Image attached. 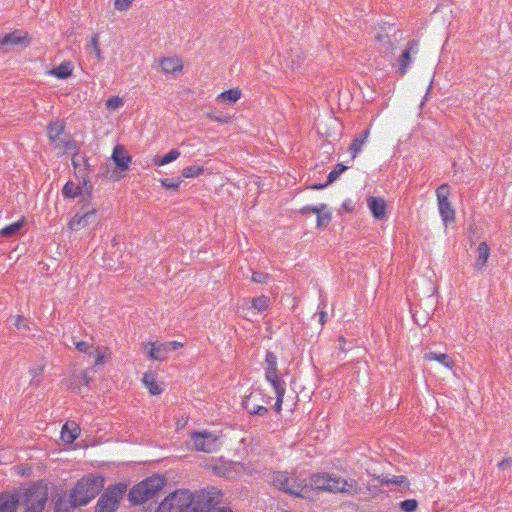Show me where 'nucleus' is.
Returning a JSON list of instances; mask_svg holds the SVG:
<instances>
[{
    "instance_id": "1",
    "label": "nucleus",
    "mask_w": 512,
    "mask_h": 512,
    "mask_svg": "<svg viewBox=\"0 0 512 512\" xmlns=\"http://www.w3.org/2000/svg\"><path fill=\"white\" fill-rule=\"evenodd\" d=\"M218 489L212 487L193 495L189 490H176L169 494L159 505L156 512H195L197 505L217 500Z\"/></svg>"
},
{
    "instance_id": "2",
    "label": "nucleus",
    "mask_w": 512,
    "mask_h": 512,
    "mask_svg": "<svg viewBox=\"0 0 512 512\" xmlns=\"http://www.w3.org/2000/svg\"><path fill=\"white\" fill-rule=\"evenodd\" d=\"M311 493L314 490H323L332 493L345 492L354 494L357 492L356 482L345 480L329 473H316L310 477Z\"/></svg>"
},
{
    "instance_id": "3",
    "label": "nucleus",
    "mask_w": 512,
    "mask_h": 512,
    "mask_svg": "<svg viewBox=\"0 0 512 512\" xmlns=\"http://www.w3.org/2000/svg\"><path fill=\"white\" fill-rule=\"evenodd\" d=\"M270 481L279 490L300 498H310L311 489L305 479L295 475H289L287 472H273Z\"/></svg>"
},
{
    "instance_id": "4",
    "label": "nucleus",
    "mask_w": 512,
    "mask_h": 512,
    "mask_svg": "<svg viewBox=\"0 0 512 512\" xmlns=\"http://www.w3.org/2000/svg\"><path fill=\"white\" fill-rule=\"evenodd\" d=\"M103 487L101 477L87 476L79 480L70 494V502L73 507L88 504Z\"/></svg>"
},
{
    "instance_id": "5",
    "label": "nucleus",
    "mask_w": 512,
    "mask_h": 512,
    "mask_svg": "<svg viewBox=\"0 0 512 512\" xmlns=\"http://www.w3.org/2000/svg\"><path fill=\"white\" fill-rule=\"evenodd\" d=\"M165 485V479L153 475L135 485L129 492V500L134 504H142L152 499Z\"/></svg>"
},
{
    "instance_id": "6",
    "label": "nucleus",
    "mask_w": 512,
    "mask_h": 512,
    "mask_svg": "<svg viewBox=\"0 0 512 512\" xmlns=\"http://www.w3.org/2000/svg\"><path fill=\"white\" fill-rule=\"evenodd\" d=\"M126 489L127 486L122 483L108 487L98 499L95 512H114L125 494Z\"/></svg>"
},
{
    "instance_id": "7",
    "label": "nucleus",
    "mask_w": 512,
    "mask_h": 512,
    "mask_svg": "<svg viewBox=\"0 0 512 512\" xmlns=\"http://www.w3.org/2000/svg\"><path fill=\"white\" fill-rule=\"evenodd\" d=\"M48 498L47 487L36 484L24 492L23 504L26 512H42Z\"/></svg>"
},
{
    "instance_id": "8",
    "label": "nucleus",
    "mask_w": 512,
    "mask_h": 512,
    "mask_svg": "<svg viewBox=\"0 0 512 512\" xmlns=\"http://www.w3.org/2000/svg\"><path fill=\"white\" fill-rule=\"evenodd\" d=\"M191 446L196 451L213 453L220 448L221 442L219 436L210 431H195L191 434Z\"/></svg>"
},
{
    "instance_id": "9",
    "label": "nucleus",
    "mask_w": 512,
    "mask_h": 512,
    "mask_svg": "<svg viewBox=\"0 0 512 512\" xmlns=\"http://www.w3.org/2000/svg\"><path fill=\"white\" fill-rule=\"evenodd\" d=\"M438 210L445 226L455 220V210L449 201L450 188L448 184H442L436 189Z\"/></svg>"
},
{
    "instance_id": "10",
    "label": "nucleus",
    "mask_w": 512,
    "mask_h": 512,
    "mask_svg": "<svg viewBox=\"0 0 512 512\" xmlns=\"http://www.w3.org/2000/svg\"><path fill=\"white\" fill-rule=\"evenodd\" d=\"M403 39V34L399 30H395L393 34L378 33L376 41L378 43V50L381 54L388 56L393 54L399 42Z\"/></svg>"
},
{
    "instance_id": "11",
    "label": "nucleus",
    "mask_w": 512,
    "mask_h": 512,
    "mask_svg": "<svg viewBox=\"0 0 512 512\" xmlns=\"http://www.w3.org/2000/svg\"><path fill=\"white\" fill-rule=\"evenodd\" d=\"M98 219V209L95 207H82V210L75 214L73 219L69 222L71 230H80L93 224Z\"/></svg>"
},
{
    "instance_id": "12",
    "label": "nucleus",
    "mask_w": 512,
    "mask_h": 512,
    "mask_svg": "<svg viewBox=\"0 0 512 512\" xmlns=\"http://www.w3.org/2000/svg\"><path fill=\"white\" fill-rule=\"evenodd\" d=\"M30 43L28 33L22 30H15L4 36H0L1 47H14L18 45L28 46Z\"/></svg>"
},
{
    "instance_id": "13",
    "label": "nucleus",
    "mask_w": 512,
    "mask_h": 512,
    "mask_svg": "<svg viewBox=\"0 0 512 512\" xmlns=\"http://www.w3.org/2000/svg\"><path fill=\"white\" fill-rule=\"evenodd\" d=\"M52 148L58 155L75 153L77 145L69 136H63L50 142Z\"/></svg>"
},
{
    "instance_id": "14",
    "label": "nucleus",
    "mask_w": 512,
    "mask_h": 512,
    "mask_svg": "<svg viewBox=\"0 0 512 512\" xmlns=\"http://www.w3.org/2000/svg\"><path fill=\"white\" fill-rule=\"evenodd\" d=\"M418 51V44L415 41H410L407 48L403 51L400 58L398 59L399 73L404 75L412 61L411 53L416 54Z\"/></svg>"
},
{
    "instance_id": "15",
    "label": "nucleus",
    "mask_w": 512,
    "mask_h": 512,
    "mask_svg": "<svg viewBox=\"0 0 512 512\" xmlns=\"http://www.w3.org/2000/svg\"><path fill=\"white\" fill-rule=\"evenodd\" d=\"M112 160L120 171H126L129 168L131 157L128 155L127 150L122 145H116L112 153Z\"/></svg>"
},
{
    "instance_id": "16",
    "label": "nucleus",
    "mask_w": 512,
    "mask_h": 512,
    "mask_svg": "<svg viewBox=\"0 0 512 512\" xmlns=\"http://www.w3.org/2000/svg\"><path fill=\"white\" fill-rule=\"evenodd\" d=\"M144 349L150 359L157 361L165 360L169 353L166 343H147Z\"/></svg>"
},
{
    "instance_id": "17",
    "label": "nucleus",
    "mask_w": 512,
    "mask_h": 512,
    "mask_svg": "<svg viewBox=\"0 0 512 512\" xmlns=\"http://www.w3.org/2000/svg\"><path fill=\"white\" fill-rule=\"evenodd\" d=\"M80 435V427L74 421H68L61 430V439L65 443H72Z\"/></svg>"
},
{
    "instance_id": "18",
    "label": "nucleus",
    "mask_w": 512,
    "mask_h": 512,
    "mask_svg": "<svg viewBox=\"0 0 512 512\" xmlns=\"http://www.w3.org/2000/svg\"><path fill=\"white\" fill-rule=\"evenodd\" d=\"M304 60L305 55L300 48L291 49L285 56V64L291 70L299 68Z\"/></svg>"
},
{
    "instance_id": "19",
    "label": "nucleus",
    "mask_w": 512,
    "mask_h": 512,
    "mask_svg": "<svg viewBox=\"0 0 512 512\" xmlns=\"http://www.w3.org/2000/svg\"><path fill=\"white\" fill-rule=\"evenodd\" d=\"M368 207L376 219H383L386 215V203L382 198L369 197L367 200Z\"/></svg>"
},
{
    "instance_id": "20",
    "label": "nucleus",
    "mask_w": 512,
    "mask_h": 512,
    "mask_svg": "<svg viewBox=\"0 0 512 512\" xmlns=\"http://www.w3.org/2000/svg\"><path fill=\"white\" fill-rule=\"evenodd\" d=\"M256 398V395L251 393L243 400V407L247 410V412L251 415H259L263 416L268 412V409L265 406L255 404L253 401Z\"/></svg>"
},
{
    "instance_id": "21",
    "label": "nucleus",
    "mask_w": 512,
    "mask_h": 512,
    "mask_svg": "<svg viewBox=\"0 0 512 512\" xmlns=\"http://www.w3.org/2000/svg\"><path fill=\"white\" fill-rule=\"evenodd\" d=\"M160 66L162 68V71L168 74L180 72L183 68L182 61L178 57L163 58L160 61Z\"/></svg>"
},
{
    "instance_id": "22",
    "label": "nucleus",
    "mask_w": 512,
    "mask_h": 512,
    "mask_svg": "<svg viewBox=\"0 0 512 512\" xmlns=\"http://www.w3.org/2000/svg\"><path fill=\"white\" fill-rule=\"evenodd\" d=\"M19 499L8 493L0 494V512H15Z\"/></svg>"
},
{
    "instance_id": "23",
    "label": "nucleus",
    "mask_w": 512,
    "mask_h": 512,
    "mask_svg": "<svg viewBox=\"0 0 512 512\" xmlns=\"http://www.w3.org/2000/svg\"><path fill=\"white\" fill-rule=\"evenodd\" d=\"M217 500L215 502H209L208 504H201V505H197V509L195 512H232V510L228 507H217V505L220 503L221 501V497H222V494H221V491L218 489V494H217Z\"/></svg>"
},
{
    "instance_id": "24",
    "label": "nucleus",
    "mask_w": 512,
    "mask_h": 512,
    "mask_svg": "<svg viewBox=\"0 0 512 512\" xmlns=\"http://www.w3.org/2000/svg\"><path fill=\"white\" fill-rule=\"evenodd\" d=\"M369 130H365L364 132L360 133L358 136H356L350 147H349V151L352 153V158H356L357 155L361 152L362 150V147L364 145V143L366 142V140L368 139L369 137Z\"/></svg>"
},
{
    "instance_id": "25",
    "label": "nucleus",
    "mask_w": 512,
    "mask_h": 512,
    "mask_svg": "<svg viewBox=\"0 0 512 512\" xmlns=\"http://www.w3.org/2000/svg\"><path fill=\"white\" fill-rule=\"evenodd\" d=\"M313 213L317 215V227H325L331 221V212L328 210L326 204H320L319 209H313Z\"/></svg>"
},
{
    "instance_id": "26",
    "label": "nucleus",
    "mask_w": 512,
    "mask_h": 512,
    "mask_svg": "<svg viewBox=\"0 0 512 512\" xmlns=\"http://www.w3.org/2000/svg\"><path fill=\"white\" fill-rule=\"evenodd\" d=\"M90 382V377L86 372H80L79 374H73L69 379L67 386L73 390H78V392L81 391L80 385H88Z\"/></svg>"
},
{
    "instance_id": "27",
    "label": "nucleus",
    "mask_w": 512,
    "mask_h": 512,
    "mask_svg": "<svg viewBox=\"0 0 512 512\" xmlns=\"http://www.w3.org/2000/svg\"><path fill=\"white\" fill-rule=\"evenodd\" d=\"M424 359L427 361H438L448 369H452L454 367L453 360H451V358L444 353L428 352L424 355Z\"/></svg>"
},
{
    "instance_id": "28",
    "label": "nucleus",
    "mask_w": 512,
    "mask_h": 512,
    "mask_svg": "<svg viewBox=\"0 0 512 512\" xmlns=\"http://www.w3.org/2000/svg\"><path fill=\"white\" fill-rule=\"evenodd\" d=\"M72 71V63L70 61H64L58 67H55L54 69L50 70L49 74L59 79H66L72 74Z\"/></svg>"
},
{
    "instance_id": "29",
    "label": "nucleus",
    "mask_w": 512,
    "mask_h": 512,
    "mask_svg": "<svg viewBox=\"0 0 512 512\" xmlns=\"http://www.w3.org/2000/svg\"><path fill=\"white\" fill-rule=\"evenodd\" d=\"M142 383L149 390L151 395H159L162 393V388L158 385L156 378L152 373L146 372L143 375Z\"/></svg>"
},
{
    "instance_id": "30",
    "label": "nucleus",
    "mask_w": 512,
    "mask_h": 512,
    "mask_svg": "<svg viewBox=\"0 0 512 512\" xmlns=\"http://www.w3.org/2000/svg\"><path fill=\"white\" fill-rule=\"evenodd\" d=\"M477 252H478V257H477V260L475 262V267L477 269H482L486 266V263L489 259V255H490V250H489V247L487 245L486 242H481L479 245H478V249H477Z\"/></svg>"
},
{
    "instance_id": "31",
    "label": "nucleus",
    "mask_w": 512,
    "mask_h": 512,
    "mask_svg": "<svg viewBox=\"0 0 512 512\" xmlns=\"http://www.w3.org/2000/svg\"><path fill=\"white\" fill-rule=\"evenodd\" d=\"M379 481L381 484H385V485L392 484V485H398V486H401L404 488L409 487V482H408L407 477L402 476V475H400V476H395V475L381 476V477H379Z\"/></svg>"
},
{
    "instance_id": "32",
    "label": "nucleus",
    "mask_w": 512,
    "mask_h": 512,
    "mask_svg": "<svg viewBox=\"0 0 512 512\" xmlns=\"http://www.w3.org/2000/svg\"><path fill=\"white\" fill-rule=\"evenodd\" d=\"M266 380L272 385L275 394L284 396L286 391L285 382L279 377L278 373H274L272 377H265Z\"/></svg>"
},
{
    "instance_id": "33",
    "label": "nucleus",
    "mask_w": 512,
    "mask_h": 512,
    "mask_svg": "<svg viewBox=\"0 0 512 512\" xmlns=\"http://www.w3.org/2000/svg\"><path fill=\"white\" fill-rule=\"evenodd\" d=\"M265 377H272L277 371V357L273 352H267L265 357Z\"/></svg>"
},
{
    "instance_id": "34",
    "label": "nucleus",
    "mask_w": 512,
    "mask_h": 512,
    "mask_svg": "<svg viewBox=\"0 0 512 512\" xmlns=\"http://www.w3.org/2000/svg\"><path fill=\"white\" fill-rule=\"evenodd\" d=\"M179 156H180V151L177 149H172L171 151H169L166 155H164L162 157H159V156L155 157L153 159V163L156 166H163L172 161H175Z\"/></svg>"
},
{
    "instance_id": "35",
    "label": "nucleus",
    "mask_w": 512,
    "mask_h": 512,
    "mask_svg": "<svg viewBox=\"0 0 512 512\" xmlns=\"http://www.w3.org/2000/svg\"><path fill=\"white\" fill-rule=\"evenodd\" d=\"M64 131V125L61 121H56L48 126V138L51 141L60 138Z\"/></svg>"
},
{
    "instance_id": "36",
    "label": "nucleus",
    "mask_w": 512,
    "mask_h": 512,
    "mask_svg": "<svg viewBox=\"0 0 512 512\" xmlns=\"http://www.w3.org/2000/svg\"><path fill=\"white\" fill-rule=\"evenodd\" d=\"M241 97V91L238 88L229 89L222 92L218 98L224 102H228L230 104L235 103Z\"/></svg>"
},
{
    "instance_id": "37",
    "label": "nucleus",
    "mask_w": 512,
    "mask_h": 512,
    "mask_svg": "<svg viewBox=\"0 0 512 512\" xmlns=\"http://www.w3.org/2000/svg\"><path fill=\"white\" fill-rule=\"evenodd\" d=\"M62 194L66 198H75L81 194V188L79 185L69 181L64 185Z\"/></svg>"
},
{
    "instance_id": "38",
    "label": "nucleus",
    "mask_w": 512,
    "mask_h": 512,
    "mask_svg": "<svg viewBox=\"0 0 512 512\" xmlns=\"http://www.w3.org/2000/svg\"><path fill=\"white\" fill-rule=\"evenodd\" d=\"M24 219H21L13 224H10L2 229H0V236L10 237L15 235L23 226Z\"/></svg>"
},
{
    "instance_id": "39",
    "label": "nucleus",
    "mask_w": 512,
    "mask_h": 512,
    "mask_svg": "<svg viewBox=\"0 0 512 512\" xmlns=\"http://www.w3.org/2000/svg\"><path fill=\"white\" fill-rule=\"evenodd\" d=\"M43 373H44V365L43 364H38V365L30 368V370H29V375L31 376L30 383L32 385L38 386L40 384L41 377H42Z\"/></svg>"
},
{
    "instance_id": "40",
    "label": "nucleus",
    "mask_w": 512,
    "mask_h": 512,
    "mask_svg": "<svg viewBox=\"0 0 512 512\" xmlns=\"http://www.w3.org/2000/svg\"><path fill=\"white\" fill-rule=\"evenodd\" d=\"M269 304V298L264 295L253 298L252 300V307L259 312L265 311L269 307Z\"/></svg>"
},
{
    "instance_id": "41",
    "label": "nucleus",
    "mask_w": 512,
    "mask_h": 512,
    "mask_svg": "<svg viewBox=\"0 0 512 512\" xmlns=\"http://www.w3.org/2000/svg\"><path fill=\"white\" fill-rule=\"evenodd\" d=\"M203 171H204L203 167H201V166H197V165L189 166L182 170V176L184 178H193V177H197L200 174H202Z\"/></svg>"
},
{
    "instance_id": "42",
    "label": "nucleus",
    "mask_w": 512,
    "mask_h": 512,
    "mask_svg": "<svg viewBox=\"0 0 512 512\" xmlns=\"http://www.w3.org/2000/svg\"><path fill=\"white\" fill-rule=\"evenodd\" d=\"M347 170V166L343 164H337L334 170H332L327 177V184L333 183L338 177Z\"/></svg>"
},
{
    "instance_id": "43",
    "label": "nucleus",
    "mask_w": 512,
    "mask_h": 512,
    "mask_svg": "<svg viewBox=\"0 0 512 512\" xmlns=\"http://www.w3.org/2000/svg\"><path fill=\"white\" fill-rule=\"evenodd\" d=\"M89 46L91 48H93L97 60L102 61L103 56H102V51L99 47V35L98 34H95L91 37Z\"/></svg>"
},
{
    "instance_id": "44",
    "label": "nucleus",
    "mask_w": 512,
    "mask_h": 512,
    "mask_svg": "<svg viewBox=\"0 0 512 512\" xmlns=\"http://www.w3.org/2000/svg\"><path fill=\"white\" fill-rule=\"evenodd\" d=\"M399 505L404 512H415L418 507V502L415 499H407L400 502Z\"/></svg>"
},
{
    "instance_id": "45",
    "label": "nucleus",
    "mask_w": 512,
    "mask_h": 512,
    "mask_svg": "<svg viewBox=\"0 0 512 512\" xmlns=\"http://www.w3.org/2000/svg\"><path fill=\"white\" fill-rule=\"evenodd\" d=\"M69 155H72V164L75 169H79V173L81 172V165L82 162H86V156L83 154L78 153V149L75 151V153H70Z\"/></svg>"
},
{
    "instance_id": "46",
    "label": "nucleus",
    "mask_w": 512,
    "mask_h": 512,
    "mask_svg": "<svg viewBox=\"0 0 512 512\" xmlns=\"http://www.w3.org/2000/svg\"><path fill=\"white\" fill-rule=\"evenodd\" d=\"M123 105L122 98L113 96L106 101V107L111 110H116Z\"/></svg>"
},
{
    "instance_id": "47",
    "label": "nucleus",
    "mask_w": 512,
    "mask_h": 512,
    "mask_svg": "<svg viewBox=\"0 0 512 512\" xmlns=\"http://www.w3.org/2000/svg\"><path fill=\"white\" fill-rule=\"evenodd\" d=\"M160 182L165 189L178 190L181 180L178 179V180L174 181L172 179L165 178V179H161Z\"/></svg>"
},
{
    "instance_id": "48",
    "label": "nucleus",
    "mask_w": 512,
    "mask_h": 512,
    "mask_svg": "<svg viewBox=\"0 0 512 512\" xmlns=\"http://www.w3.org/2000/svg\"><path fill=\"white\" fill-rule=\"evenodd\" d=\"M76 349L80 352L87 353L89 355L94 354V347L90 346L87 342L80 341L75 344Z\"/></svg>"
},
{
    "instance_id": "49",
    "label": "nucleus",
    "mask_w": 512,
    "mask_h": 512,
    "mask_svg": "<svg viewBox=\"0 0 512 512\" xmlns=\"http://www.w3.org/2000/svg\"><path fill=\"white\" fill-rule=\"evenodd\" d=\"M270 278V275L264 272H253L252 281L255 283H267Z\"/></svg>"
},
{
    "instance_id": "50",
    "label": "nucleus",
    "mask_w": 512,
    "mask_h": 512,
    "mask_svg": "<svg viewBox=\"0 0 512 512\" xmlns=\"http://www.w3.org/2000/svg\"><path fill=\"white\" fill-rule=\"evenodd\" d=\"M133 2L134 0H115L114 6L115 9L119 11H125L132 5Z\"/></svg>"
},
{
    "instance_id": "51",
    "label": "nucleus",
    "mask_w": 512,
    "mask_h": 512,
    "mask_svg": "<svg viewBox=\"0 0 512 512\" xmlns=\"http://www.w3.org/2000/svg\"><path fill=\"white\" fill-rule=\"evenodd\" d=\"M15 327L18 329V330H26V329H29L28 325H27V322L25 320L24 317L22 316H17L16 319H15V323H14Z\"/></svg>"
},
{
    "instance_id": "52",
    "label": "nucleus",
    "mask_w": 512,
    "mask_h": 512,
    "mask_svg": "<svg viewBox=\"0 0 512 512\" xmlns=\"http://www.w3.org/2000/svg\"><path fill=\"white\" fill-rule=\"evenodd\" d=\"M92 356H95V365H101L105 363V356L99 350V348L94 349V354Z\"/></svg>"
},
{
    "instance_id": "53",
    "label": "nucleus",
    "mask_w": 512,
    "mask_h": 512,
    "mask_svg": "<svg viewBox=\"0 0 512 512\" xmlns=\"http://www.w3.org/2000/svg\"><path fill=\"white\" fill-rule=\"evenodd\" d=\"M512 467V459L505 458L501 462L498 463V468L501 470L509 469Z\"/></svg>"
},
{
    "instance_id": "54",
    "label": "nucleus",
    "mask_w": 512,
    "mask_h": 512,
    "mask_svg": "<svg viewBox=\"0 0 512 512\" xmlns=\"http://www.w3.org/2000/svg\"><path fill=\"white\" fill-rule=\"evenodd\" d=\"M166 345H167V348H168L169 352L182 347V344L180 342H177V341L167 342Z\"/></svg>"
},
{
    "instance_id": "55",
    "label": "nucleus",
    "mask_w": 512,
    "mask_h": 512,
    "mask_svg": "<svg viewBox=\"0 0 512 512\" xmlns=\"http://www.w3.org/2000/svg\"><path fill=\"white\" fill-rule=\"evenodd\" d=\"M283 397L284 396L276 395L275 410L277 412L281 411V407H282V403H283Z\"/></svg>"
},
{
    "instance_id": "56",
    "label": "nucleus",
    "mask_w": 512,
    "mask_h": 512,
    "mask_svg": "<svg viewBox=\"0 0 512 512\" xmlns=\"http://www.w3.org/2000/svg\"><path fill=\"white\" fill-rule=\"evenodd\" d=\"M313 209H319V205L318 206H305V207L301 208L299 210V212L301 214H307V213H310V212L313 213Z\"/></svg>"
},
{
    "instance_id": "57",
    "label": "nucleus",
    "mask_w": 512,
    "mask_h": 512,
    "mask_svg": "<svg viewBox=\"0 0 512 512\" xmlns=\"http://www.w3.org/2000/svg\"><path fill=\"white\" fill-rule=\"evenodd\" d=\"M326 316H327V313L322 311L320 313V319H319V322L321 323V325H324L325 322H326Z\"/></svg>"
},
{
    "instance_id": "58",
    "label": "nucleus",
    "mask_w": 512,
    "mask_h": 512,
    "mask_svg": "<svg viewBox=\"0 0 512 512\" xmlns=\"http://www.w3.org/2000/svg\"><path fill=\"white\" fill-rule=\"evenodd\" d=\"M328 184L327 182L325 184H315L312 186L313 189H322L324 187H326Z\"/></svg>"
},
{
    "instance_id": "59",
    "label": "nucleus",
    "mask_w": 512,
    "mask_h": 512,
    "mask_svg": "<svg viewBox=\"0 0 512 512\" xmlns=\"http://www.w3.org/2000/svg\"><path fill=\"white\" fill-rule=\"evenodd\" d=\"M82 165L85 167V169H88L89 163H88V159L87 158H86V162H82Z\"/></svg>"
},
{
    "instance_id": "60",
    "label": "nucleus",
    "mask_w": 512,
    "mask_h": 512,
    "mask_svg": "<svg viewBox=\"0 0 512 512\" xmlns=\"http://www.w3.org/2000/svg\"><path fill=\"white\" fill-rule=\"evenodd\" d=\"M112 178H113L114 180H119V179H121V178H122V175L115 176V173H114V174L112 175Z\"/></svg>"
},
{
    "instance_id": "61",
    "label": "nucleus",
    "mask_w": 512,
    "mask_h": 512,
    "mask_svg": "<svg viewBox=\"0 0 512 512\" xmlns=\"http://www.w3.org/2000/svg\"><path fill=\"white\" fill-rule=\"evenodd\" d=\"M222 475L225 476V477H229V473L228 472L227 473L223 472Z\"/></svg>"
},
{
    "instance_id": "62",
    "label": "nucleus",
    "mask_w": 512,
    "mask_h": 512,
    "mask_svg": "<svg viewBox=\"0 0 512 512\" xmlns=\"http://www.w3.org/2000/svg\"><path fill=\"white\" fill-rule=\"evenodd\" d=\"M83 183H84V185H86V178L85 177L83 178Z\"/></svg>"
}]
</instances>
